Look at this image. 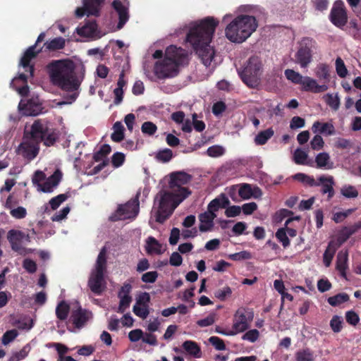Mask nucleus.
<instances>
[{
	"mask_svg": "<svg viewBox=\"0 0 361 361\" xmlns=\"http://www.w3.org/2000/svg\"><path fill=\"white\" fill-rule=\"evenodd\" d=\"M238 195L244 200L250 199L254 195L250 185L247 183H244L240 186L238 190ZM255 196L257 197L255 195Z\"/></svg>",
	"mask_w": 361,
	"mask_h": 361,
	"instance_id": "de8ad7c7",
	"label": "nucleus"
},
{
	"mask_svg": "<svg viewBox=\"0 0 361 361\" xmlns=\"http://www.w3.org/2000/svg\"><path fill=\"white\" fill-rule=\"evenodd\" d=\"M343 325V319L342 317L334 315L330 320L329 326L334 333H339L341 331Z\"/></svg>",
	"mask_w": 361,
	"mask_h": 361,
	"instance_id": "37998d69",
	"label": "nucleus"
},
{
	"mask_svg": "<svg viewBox=\"0 0 361 361\" xmlns=\"http://www.w3.org/2000/svg\"><path fill=\"white\" fill-rule=\"evenodd\" d=\"M51 82L66 91L78 90L80 82L75 73V66L70 59L54 60L47 66Z\"/></svg>",
	"mask_w": 361,
	"mask_h": 361,
	"instance_id": "7ed1b4c3",
	"label": "nucleus"
},
{
	"mask_svg": "<svg viewBox=\"0 0 361 361\" xmlns=\"http://www.w3.org/2000/svg\"><path fill=\"white\" fill-rule=\"evenodd\" d=\"M92 317V312L79 306L71 312V319L78 329L83 327L87 322Z\"/></svg>",
	"mask_w": 361,
	"mask_h": 361,
	"instance_id": "dca6fc26",
	"label": "nucleus"
},
{
	"mask_svg": "<svg viewBox=\"0 0 361 361\" xmlns=\"http://www.w3.org/2000/svg\"><path fill=\"white\" fill-rule=\"evenodd\" d=\"M139 196L137 193L136 196L128 201L123 204L118 205L116 212L110 216L111 221H117L119 220H125L129 219H135L139 213Z\"/></svg>",
	"mask_w": 361,
	"mask_h": 361,
	"instance_id": "1a4fd4ad",
	"label": "nucleus"
},
{
	"mask_svg": "<svg viewBox=\"0 0 361 361\" xmlns=\"http://www.w3.org/2000/svg\"><path fill=\"white\" fill-rule=\"evenodd\" d=\"M347 9L342 0L336 1L329 13V20L336 27L342 28L348 23Z\"/></svg>",
	"mask_w": 361,
	"mask_h": 361,
	"instance_id": "f8f14e48",
	"label": "nucleus"
},
{
	"mask_svg": "<svg viewBox=\"0 0 361 361\" xmlns=\"http://www.w3.org/2000/svg\"><path fill=\"white\" fill-rule=\"evenodd\" d=\"M125 154L122 152H116L111 157V164L114 168L121 166L125 161Z\"/></svg>",
	"mask_w": 361,
	"mask_h": 361,
	"instance_id": "13d9d810",
	"label": "nucleus"
},
{
	"mask_svg": "<svg viewBox=\"0 0 361 361\" xmlns=\"http://www.w3.org/2000/svg\"><path fill=\"white\" fill-rule=\"evenodd\" d=\"M276 238L277 240L281 243L283 247L284 248L288 247L290 245V240L288 237V235L286 233V230L285 228H280L277 230L276 232Z\"/></svg>",
	"mask_w": 361,
	"mask_h": 361,
	"instance_id": "c03bdc74",
	"label": "nucleus"
},
{
	"mask_svg": "<svg viewBox=\"0 0 361 361\" xmlns=\"http://www.w3.org/2000/svg\"><path fill=\"white\" fill-rule=\"evenodd\" d=\"M296 361H313L314 360V353L310 348H305L298 350L295 353Z\"/></svg>",
	"mask_w": 361,
	"mask_h": 361,
	"instance_id": "a19ab883",
	"label": "nucleus"
},
{
	"mask_svg": "<svg viewBox=\"0 0 361 361\" xmlns=\"http://www.w3.org/2000/svg\"><path fill=\"white\" fill-rule=\"evenodd\" d=\"M158 278V273L156 271H148L142 274L141 279L145 283H154Z\"/></svg>",
	"mask_w": 361,
	"mask_h": 361,
	"instance_id": "338daca9",
	"label": "nucleus"
},
{
	"mask_svg": "<svg viewBox=\"0 0 361 361\" xmlns=\"http://www.w3.org/2000/svg\"><path fill=\"white\" fill-rule=\"evenodd\" d=\"M225 152L223 147L219 145H213L209 147L207 150V154L211 157H219Z\"/></svg>",
	"mask_w": 361,
	"mask_h": 361,
	"instance_id": "3c124183",
	"label": "nucleus"
},
{
	"mask_svg": "<svg viewBox=\"0 0 361 361\" xmlns=\"http://www.w3.org/2000/svg\"><path fill=\"white\" fill-rule=\"evenodd\" d=\"M181 190L184 193L181 196L173 190L172 192L162 191L159 192V207L155 214L157 222L164 223L171 216L178 205L191 194L189 189H181Z\"/></svg>",
	"mask_w": 361,
	"mask_h": 361,
	"instance_id": "39448f33",
	"label": "nucleus"
},
{
	"mask_svg": "<svg viewBox=\"0 0 361 361\" xmlns=\"http://www.w3.org/2000/svg\"><path fill=\"white\" fill-rule=\"evenodd\" d=\"M107 250L103 247L96 260L94 268L92 270L89 280L88 286L92 292L100 295L105 286L104 275L107 268L106 259Z\"/></svg>",
	"mask_w": 361,
	"mask_h": 361,
	"instance_id": "423d86ee",
	"label": "nucleus"
},
{
	"mask_svg": "<svg viewBox=\"0 0 361 361\" xmlns=\"http://www.w3.org/2000/svg\"><path fill=\"white\" fill-rule=\"evenodd\" d=\"M25 237L23 232L18 230H10L8 232L7 238L9 243L21 242Z\"/></svg>",
	"mask_w": 361,
	"mask_h": 361,
	"instance_id": "8fccbe9b",
	"label": "nucleus"
},
{
	"mask_svg": "<svg viewBox=\"0 0 361 361\" xmlns=\"http://www.w3.org/2000/svg\"><path fill=\"white\" fill-rule=\"evenodd\" d=\"M317 182L319 186L322 185L321 192L323 195L327 194V200H330L335 195L334 189L335 183L333 176H321L319 177Z\"/></svg>",
	"mask_w": 361,
	"mask_h": 361,
	"instance_id": "6ab92c4d",
	"label": "nucleus"
},
{
	"mask_svg": "<svg viewBox=\"0 0 361 361\" xmlns=\"http://www.w3.org/2000/svg\"><path fill=\"white\" fill-rule=\"evenodd\" d=\"M293 178L294 180L301 182L305 185L311 187L319 186L317 180H315L313 176H310L302 173H298L295 174Z\"/></svg>",
	"mask_w": 361,
	"mask_h": 361,
	"instance_id": "c9c22d12",
	"label": "nucleus"
},
{
	"mask_svg": "<svg viewBox=\"0 0 361 361\" xmlns=\"http://www.w3.org/2000/svg\"><path fill=\"white\" fill-rule=\"evenodd\" d=\"M350 299L349 295L347 293H342L336 294V295L329 297L327 300L329 305L333 307H336L342 303L348 301Z\"/></svg>",
	"mask_w": 361,
	"mask_h": 361,
	"instance_id": "ea45409f",
	"label": "nucleus"
},
{
	"mask_svg": "<svg viewBox=\"0 0 361 361\" xmlns=\"http://www.w3.org/2000/svg\"><path fill=\"white\" fill-rule=\"evenodd\" d=\"M302 90L305 92H311L313 93H321L326 91L329 88L326 85H319L317 80L305 76L304 80L301 84Z\"/></svg>",
	"mask_w": 361,
	"mask_h": 361,
	"instance_id": "aec40b11",
	"label": "nucleus"
},
{
	"mask_svg": "<svg viewBox=\"0 0 361 361\" xmlns=\"http://www.w3.org/2000/svg\"><path fill=\"white\" fill-rule=\"evenodd\" d=\"M315 163L317 169H331L334 168V163L331 161L330 156L327 152L319 153L315 157Z\"/></svg>",
	"mask_w": 361,
	"mask_h": 361,
	"instance_id": "cd10ccee",
	"label": "nucleus"
},
{
	"mask_svg": "<svg viewBox=\"0 0 361 361\" xmlns=\"http://www.w3.org/2000/svg\"><path fill=\"white\" fill-rule=\"evenodd\" d=\"M192 178V177L190 174L184 171L173 172L170 176L169 187L171 190L181 196V195H184L181 189H188V188L182 187V185L190 183Z\"/></svg>",
	"mask_w": 361,
	"mask_h": 361,
	"instance_id": "4468645a",
	"label": "nucleus"
},
{
	"mask_svg": "<svg viewBox=\"0 0 361 361\" xmlns=\"http://www.w3.org/2000/svg\"><path fill=\"white\" fill-rule=\"evenodd\" d=\"M97 30V24L95 20H87L85 25L77 28V33L81 37H93Z\"/></svg>",
	"mask_w": 361,
	"mask_h": 361,
	"instance_id": "b1692460",
	"label": "nucleus"
},
{
	"mask_svg": "<svg viewBox=\"0 0 361 361\" xmlns=\"http://www.w3.org/2000/svg\"><path fill=\"white\" fill-rule=\"evenodd\" d=\"M255 17L249 15H239L226 27L225 35L228 40L234 43L245 42L257 28Z\"/></svg>",
	"mask_w": 361,
	"mask_h": 361,
	"instance_id": "20e7f679",
	"label": "nucleus"
},
{
	"mask_svg": "<svg viewBox=\"0 0 361 361\" xmlns=\"http://www.w3.org/2000/svg\"><path fill=\"white\" fill-rule=\"evenodd\" d=\"M259 333L257 329H252L247 331L243 336V340L249 341L252 343L255 342L259 338Z\"/></svg>",
	"mask_w": 361,
	"mask_h": 361,
	"instance_id": "774afa93",
	"label": "nucleus"
},
{
	"mask_svg": "<svg viewBox=\"0 0 361 361\" xmlns=\"http://www.w3.org/2000/svg\"><path fill=\"white\" fill-rule=\"evenodd\" d=\"M188 56L187 51L181 47L175 45H170L165 51V59L166 61H171L179 66L183 64Z\"/></svg>",
	"mask_w": 361,
	"mask_h": 361,
	"instance_id": "2eb2a0df",
	"label": "nucleus"
},
{
	"mask_svg": "<svg viewBox=\"0 0 361 361\" xmlns=\"http://www.w3.org/2000/svg\"><path fill=\"white\" fill-rule=\"evenodd\" d=\"M312 130L314 133L318 131L319 133L326 134L327 135H331L335 133V128L331 123H321L319 121H315L313 123Z\"/></svg>",
	"mask_w": 361,
	"mask_h": 361,
	"instance_id": "7c9ffc66",
	"label": "nucleus"
},
{
	"mask_svg": "<svg viewBox=\"0 0 361 361\" xmlns=\"http://www.w3.org/2000/svg\"><path fill=\"white\" fill-rule=\"evenodd\" d=\"M341 192L347 198H355L358 196V191L353 185L344 186L341 188Z\"/></svg>",
	"mask_w": 361,
	"mask_h": 361,
	"instance_id": "864d4df0",
	"label": "nucleus"
},
{
	"mask_svg": "<svg viewBox=\"0 0 361 361\" xmlns=\"http://www.w3.org/2000/svg\"><path fill=\"white\" fill-rule=\"evenodd\" d=\"M216 319V314L215 312L210 313L207 317L200 319L197 322V324L200 327H206L212 325Z\"/></svg>",
	"mask_w": 361,
	"mask_h": 361,
	"instance_id": "603ef678",
	"label": "nucleus"
},
{
	"mask_svg": "<svg viewBox=\"0 0 361 361\" xmlns=\"http://www.w3.org/2000/svg\"><path fill=\"white\" fill-rule=\"evenodd\" d=\"M182 347L188 355L193 357L200 358L202 357L201 348L195 341H185L183 343Z\"/></svg>",
	"mask_w": 361,
	"mask_h": 361,
	"instance_id": "bb28decb",
	"label": "nucleus"
},
{
	"mask_svg": "<svg viewBox=\"0 0 361 361\" xmlns=\"http://www.w3.org/2000/svg\"><path fill=\"white\" fill-rule=\"evenodd\" d=\"M230 204V201L224 193L212 200L207 207V211L215 213L220 208H226Z\"/></svg>",
	"mask_w": 361,
	"mask_h": 361,
	"instance_id": "5701e85b",
	"label": "nucleus"
},
{
	"mask_svg": "<svg viewBox=\"0 0 361 361\" xmlns=\"http://www.w3.org/2000/svg\"><path fill=\"white\" fill-rule=\"evenodd\" d=\"M114 132L111 135V138L114 142H120L124 139L125 128L123 124L117 121L113 126Z\"/></svg>",
	"mask_w": 361,
	"mask_h": 361,
	"instance_id": "72a5a7b5",
	"label": "nucleus"
},
{
	"mask_svg": "<svg viewBox=\"0 0 361 361\" xmlns=\"http://www.w3.org/2000/svg\"><path fill=\"white\" fill-rule=\"evenodd\" d=\"M173 152L170 149H165L159 151L157 154V159L162 162H168L171 160Z\"/></svg>",
	"mask_w": 361,
	"mask_h": 361,
	"instance_id": "680f3d73",
	"label": "nucleus"
},
{
	"mask_svg": "<svg viewBox=\"0 0 361 361\" xmlns=\"http://www.w3.org/2000/svg\"><path fill=\"white\" fill-rule=\"evenodd\" d=\"M141 130L143 133L152 135L156 133L157 127L152 122L146 121L142 123Z\"/></svg>",
	"mask_w": 361,
	"mask_h": 361,
	"instance_id": "bf43d9fd",
	"label": "nucleus"
},
{
	"mask_svg": "<svg viewBox=\"0 0 361 361\" xmlns=\"http://www.w3.org/2000/svg\"><path fill=\"white\" fill-rule=\"evenodd\" d=\"M317 48V42L311 37H303L298 43V49L295 54V63L302 68H307L312 61L314 51Z\"/></svg>",
	"mask_w": 361,
	"mask_h": 361,
	"instance_id": "6e6552de",
	"label": "nucleus"
},
{
	"mask_svg": "<svg viewBox=\"0 0 361 361\" xmlns=\"http://www.w3.org/2000/svg\"><path fill=\"white\" fill-rule=\"evenodd\" d=\"M111 147L108 144H104L101 146L99 150L94 152L92 157L94 161L98 162L107 159V156L111 153Z\"/></svg>",
	"mask_w": 361,
	"mask_h": 361,
	"instance_id": "e433bc0d",
	"label": "nucleus"
},
{
	"mask_svg": "<svg viewBox=\"0 0 361 361\" xmlns=\"http://www.w3.org/2000/svg\"><path fill=\"white\" fill-rule=\"evenodd\" d=\"M209 342L217 350H224L226 349V345H225L224 341L217 336H211L209 338Z\"/></svg>",
	"mask_w": 361,
	"mask_h": 361,
	"instance_id": "0e129e2a",
	"label": "nucleus"
},
{
	"mask_svg": "<svg viewBox=\"0 0 361 361\" xmlns=\"http://www.w3.org/2000/svg\"><path fill=\"white\" fill-rule=\"evenodd\" d=\"M307 157V154L300 148L297 149L294 152V161L297 164L312 166L310 163L306 162Z\"/></svg>",
	"mask_w": 361,
	"mask_h": 361,
	"instance_id": "a18cd8bd",
	"label": "nucleus"
},
{
	"mask_svg": "<svg viewBox=\"0 0 361 361\" xmlns=\"http://www.w3.org/2000/svg\"><path fill=\"white\" fill-rule=\"evenodd\" d=\"M274 131L271 128L262 130L255 137V143L257 145H265L267 141L274 135Z\"/></svg>",
	"mask_w": 361,
	"mask_h": 361,
	"instance_id": "2f4dec72",
	"label": "nucleus"
},
{
	"mask_svg": "<svg viewBox=\"0 0 361 361\" xmlns=\"http://www.w3.org/2000/svg\"><path fill=\"white\" fill-rule=\"evenodd\" d=\"M19 109L25 116H37L42 113L43 107L38 99H30L26 103L19 104Z\"/></svg>",
	"mask_w": 361,
	"mask_h": 361,
	"instance_id": "f3484780",
	"label": "nucleus"
},
{
	"mask_svg": "<svg viewBox=\"0 0 361 361\" xmlns=\"http://www.w3.org/2000/svg\"><path fill=\"white\" fill-rule=\"evenodd\" d=\"M69 311V305L65 301H61L58 304L56 308V317L61 321H64L67 319Z\"/></svg>",
	"mask_w": 361,
	"mask_h": 361,
	"instance_id": "4c0bfd02",
	"label": "nucleus"
},
{
	"mask_svg": "<svg viewBox=\"0 0 361 361\" xmlns=\"http://www.w3.org/2000/svg\"><path fill=\"white\" fill-rule=\"evenodd\" d=\"M45 36V32H41L39 35L35 44L30 46L25 51L20 59V65L25 69V71L29 72L30 77L34 75L35 71L34 65H30V61L32 59L37 57V56L42 51V47L37 49V47L39 43L44 41Z\"/></svg>",
	"mask_w": 361,
	"mask_h": 361,
	"instance_id": "9b49d317",
	"label": "nucleus"
},
{
	"mask_svg": "<svg viewBox=\"0 0 361 361\" xmlns=\"http://www.w3.org/2000/svg\"><path fill=\"white\" fill-rule=\"evenodd\" d=\"M232 294V290L229 286H226L222 289H218L214 293L215 297L221 301H224L228 297Z\"/></svg>",
	"mask_w": 361,
	"mask_h": 361,
	"instance_id": "5fc2aeb1",
	"label": "nucleus"
},
{
	"mask_svg": "<svg viewBox=\"0 0 361 361\" xmlns=\"http://www.w3.org/2000/svg\"><path fill=\"white\" fill-rule=\"evenodd\" d=\"M66 41L63 37H56L49 42H46L44 47L46 50L56 51L62 49L65 47Z\"/></svg>",
	"mask_w": 361,
	"mask_h": 361,
	"instance_id": "473e14b6",
	"label": "nucleus"
},
{
	"mask_svg": "<svg viewBox=\"0 0 361 361\" xmlns=\"http://www.w3.org/2000/svg\"><path fill=\"white\" fill-rule=\"evenodd\" d=\"M133 311L136 316L142 319H146L149 314L148 306L135 305Z\"/></svg>",
	"mask_w": 361,
	"mask_h": 361,
	"instance_id": "4d7b16f0",
	"label": "nucleus"
},
{
	"mask_svg": "<svg viewBox=\"0 0 361 361\" xmlns=\"http://www.w3.org/2000/svg\"><path fill=\"white\" fill-rule=\"evenodd\" d=\"M104 1V0H84L83 4L87 10V16H99L100 7Z\"/></svg>",
	"mask_w": 361,
	"mask_h": 361,
	"instance_id": "c756f323",
	"label": "nucleus"
},
{
	"mask_svg": "<svg viewBox=\"0 0 361 361\" xmlns=\"http://www.w3.org/2000/svg\"><path fill=\"white\" fill-rule=\"evenodd\" d=\"M323 99L332 110L337 111L339 109L341 101L338 93H336L335 95L328 93L323 97Z\"/></svg>",
	"mask_w": 361,
	"mask_h": 361,
	"instance_id": "f704fd0d",
	"label": "nucleus"
},
{
	"mask_svg": "<svg viewBox=\"0 0 361 361\" xmlns=\"http://www.w3.org/2000/svg\"><path fill=\"white\" fill-rule=\"evenodd\" d=\"M18 336V331L16 329L8 330L6 331L1 338L4 345H7L13 341Z\"/></svg>",
	"mask_w": 361,
	"mask_h": 361,
	"instance_id": "052dcab7",
	"label": "nucleus"
},
{
	"mask_svg": "<svg viewBox=\"0 0 361 361\" xmlns=\"http://www.w3.org/2000/svg\"><path fill=\"white\" fill-rule=\"evenodd\" d=\"M254 318L252 309L240 307L237 310L234 314L232 330L235 335L238 333L244 332L249 328V322Z\"/></svg>",
	"mask_w": 361,
	"mask_h": 361,
	"instance_id": "9d476101",
	"label": "nucleus"
},
{
	"mask_svg": "<svg viewBox=\"0 0 361 361\" xmlns=\"http://www.w3.org/2000/svg\"><path fill=\"white\" fill-rule=\"evenodd\" d=\"M361 228V221H359L353 225L345 226L342 228L338 236L341 243L346 241L352 235Z\"/></svg>",
	"mask_w": 361,
	"mask_h": 361,
	"instance_id": "a878e982",
	"label": "nucleus"
},
{
	"mask_svg": "<svg viewBox=\"0 0 361 361\" xmlns=\"http://www.w3.org/2000/svg\"><path fill=\"white\" fill-rule=\"evenodd\" d=\"M111 5L118 16V23L116 28L121 30L129 20L128 7L119 0H114Z\"/></svg>",
	"mask_w": 361,
	"mask_h": 361,
	"instance_id": "a211bd4d",
	"label": "nucleus"
},
{
	"mask_svg": "<svg viewBox=\"0 0 361 361\" xmlns=\"http://www.w3.org/2000/svg\"><path fill=\"white\" fill-rule=\"evenodd\" d=\"M30 351L28 345L24 346L20 351L13 353L8 361H20L27 357Z\"/></svg>",
	"mask_w": 361,
	"mask_h": 361,
	"instance_id": "6e6d98bb",
	"label": "nucleus"
},
{
	"mask_svg": "<svg viewBox=\"0 0 361 361\" xmlns=\"http://www.w3.org/2000/svg\"><path fill=\"white\" fill-rule=\"evenodd\" d=\"M284 75L288 80L296 85H301L305 78V76L293 69L285 70Z\"/></svg>",
	"mask_w": 361,
	"mask_h": 361,
	"instance_id": "58836bf2",
	"label": "nucleus"
},
{
	"mask_svg": "<svg viewBox=\"0 0 361 361\" xmlns=\"http://www.w3.org/2000/svg\"><path fill=\"white\" fill-rule=\"evenodd\" d=\"M61 179L62 173L60 170L56 169L42 185H39V190L44 192H51L54 188L59 184Z\"/></svg>",
	"mask_w": 361,
	"mask_h": 361,
	"instance_id": "412c9836",
	"label": "nucleus"
},
{
	"mask_svg": "<svg viewBox=\"0 0 361 361\" xmlns=\"http://www.w3.org/2000/svg\"><path fill=\"white\" fill-rule=\"evenodd\" d=\"M345 320L349 324L356 326L360 321V317L355 311L350 310L345 312Z\"/></svg>",
	"mask_w": 361,
	"mask_h": 361,
	"instance_id": "e2e57ef3",
	"label": "nucleus"
},
{
	"mask_svg": "<svg viewBox=\"0 0 361 361\" xmlns=\"http://www.w3.org/2000/svg\"><path fill=\"white\" fill-rule=\"evenodd\" d=\"M348 252L341 251L338 253L336 268L339 271L341 277L347 279L346 270L348 269Z\"/></svg>",
	"mask_w": 361,
	"mask_h": 361,
	"instance_id": "393cba45",
	"label": "nucleus"
},
{
	"mask_svg": "<svg viewBox=\"0 0 361 361\" xmlns=\"http://www.w3.org/2000/svg\"><path fill=\"white\" fill-rule=\"evenodd\" d=\"M70 197V195L68 193L65 194H60L57 196L52 197L49 200V204L51 208L53 210L56 209L61 203H63L64 201H66L68 197Z\"/></svg>",
	"mask_w": 361,
	"mask_h": 361,
	"instance_id": "49530a36",
	"label": "nucleus"
},
{
	"mask_svg": "<svg viewBox=\"0 0 361 361\" xmlns=\"http://www.w3.org/2000/svg\"><path fill=\"white\" fill-rule=\"evenodd\" d=\"M219 21L213 17H207L199 23H195L190 28L186 36L194 51L201 59L205 66H209L214 56V50L210 46Z\"/></svg>",
	"mask_w": 361,
	"mask_h": 361,
	"instance_id": "f257e3e1",
	"label": "nucleus"
},
{
	"mask_svg": "<svg viewBox=\"0 0 361 361\" xmlns=\"http://www.w3.org/2000/svg\"><path fill=\"white\" fill-rule=\"evenodd\" d=\"M311 148L314 150H319L324 147V142L319 135H316L310 142Z\"/></svg>",
	"mask_w": 361,
	"mask_h": 361,
	"instance_id": "69168bd1",
	"label": "nucleus"
},
{
	"mask_svg": "<svg viewBox=\"0 0 361 361\" xmlns=\"http://www.w3.org/2000/svg\"><path fill=\"white\" fill-rule=\"evenodd\" d=\"M336 71L338 75L341 78H345L348 75V70L345 67L344 61L341 57H338L336 60Z\"/></svg>",
	"mask_w": 361,
	"mask_h": 361,
	"instance_id": "09e8293b",
	"label": "nucleus"
},
{
	"mask_svg": "<svg viewBox=\"0 0 361 361\" xmlns=\"http://www.w3.org/2000/svg\"><path fill=\"white\" fill-rule=\"evenodd\" d=\"M262 64L259 57L252 56L249 58L244 68L238 71L243 82L248 87H255L260 81Z\"/></svg>",
	"mask_w": 361,
	"mask_h": 361,
	"instance_id": "0eeeda50",
	"label": "nucleus"
},
{
	"mask_svg": "<svg viewBox=\"0 0 361 361\" xmlns=\"http://www.w3.org/2000/svg\"><path fill=\"white\" fill-rule=\"evenodd\" d=\"M146 251L148 254L161 255L164 252L162 245L154 237L149 236L146 240Z\"/></svg>",
	"mask_w": 361,
	"mask_h": 361,
	"instance_id": "c85d7f7f",
	"label": "nucleus"
},
{
	"mask_svg": "<svg viewBox=\"0 0 361 361\" xmlns=\"http://www.w3.org/2000/svg\"><path fill=\"white\" fill-rule=\"evenodd\" d=\"M59 139V133L54 128H50L47 121L37 119L31 126L30 137L22 142L18 152L28 160L34 159L39 152V143L47 147L53 146Z\"/></svg>",
	"mask_w": 361,
	"mask_h": 361,
	"instance_id": "f03ea898",
	"label": "nucleus"
},
{
	"mask_svg": "<svg viewBox=\"0 0 361 361\" xmlns=\"http://www.w3.org/2000/svg\"><path fill=\"white\" fill-rule=\"evenodd\" d=\"M315 74L320 80H329V66L326 63L319 64Z\"/></svg>",
	"mask_w": 361,
	"mask_h": 361,
	"instance_id": "79ce46f5",
	"label": "nucleus"
},
{
	"mask_svg": "<svg viewBox=\"0 0 361 361\" xmlns=\"http://www.w3.org/2000/svg\"><path fill=\"white\" fill-rule=\"evenodd\" d=\"M178 67L171 61H166V59L164 58L163 61L155 63L154 72L159 79L163 80L176 76L178 73Z\"/></svg>",
	"mask_w": 361,
	"mask_h": 361,
	"instance_id": "ddd939ff",
	"label": "nucleus"
},
{
	"mask_svg": "<svg viewBox=\"0 0 361 361\" xmlns=\"http://www.w3.org/2000/svg\"><path fill=\"white\" fill-rule=\"evenodd\" d=\"M216 217V214L215 213H212L209 211L200 214L199 215V219L200 221V224L199 226L200 231L201 232L211 231L214 227V220Z\"/></svg>",
	"mask_w": 361,
	"mask_h": 361,
	"instance_id": "4be33fe9",
	"label": "nucleus"
}]
</instances>
